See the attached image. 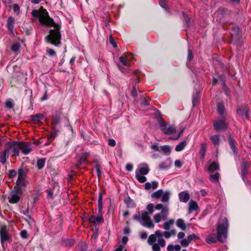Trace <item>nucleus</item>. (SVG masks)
<instances>
[{
    "label": "nucleus",
    "mask_w": 251,
    "mask_h": 251,
    "mask_svg": "<svg viewBox=\"0 0 251 251\" xmlns=\"http://www.w3.org/2000/svg\"><path fill=\"white\" fill-rule=\"evenodd\" d=\"M171 196V193L169 191H163L162 189H159L151 194V197L154 199H159L161 198V201L162 202H168Z\"/></svg>",
    "instance_id": "obj_5"
},
{
    "label": "nucleus",
    "mask_w": 251,
    "mask_h": 251,
    "mask_svg": "<svg viewBox=\"0 0 251 251\" xmlns=\"http://www.w3.org/2000/svg\"><path fill=\"white\" fill-rule=\"evenodd\" d=\"M135 176L137 179L141 183H143L147 180V178L144 175L140 174V173H136Z\"/></svg>",
    "instance_id": "obj_34"
},
{
    "label": "nucleus",
    "mask_w": 251,
    "mask_h": 251,
    "mask_svg": "<svg viewBox=\"0 0 251 251\" xmlns=\"http://www.w3.org/2000/svg\"><path fill=\"white\" fill-rule=\"evenodd\" d=\"M128 241V238L126 236H124L122 238V243L125 244Z\"/></svg>",
    "instance_id": "obj_60"
},
{
    "label": "nucleus",
    "mask_w": 251,
    "mask_h": 251,
    "mask_svg": "<svg viewBox=\"0 0 251 251\" xmlns=\"http://www.w3.org/2000/svg\"><path fill=\"white\" fill-rule=\"evenodd\" d=\"M7 152L5 150L0 156V160L2 164H4L6 161Z\"/></svg>",
    "instance_id": "obj_37"
},
{
    "label": "nucleus",
    "mask_w": 251,
    "mask_h": 251,
    "mask_svg": "<svg viewBox=\"0 0 251 251\" xmlns=\"http://www.w3.org/2000/svg\"><path fill=\"white\" fill-rule=\"evenodd\" d=\"M179 199L180 201L186 202L190 199V195L187 191H184L179 194Z\"/></svg>",
    "instance_id": "obj_18"
},
{
    "label": "nucleus",
    "mask_w": 251,
    "mask_h": 251,
    "mask_svg": "<svg viewBox=\"0 0 251 251\" xmlns=\"http://www.w3.org/2000/svg\"><path fill=\"white\" fill-rule=\"evenodd\" d=\"M14 19L12 17H9L7 20V27L11 31L14 28Z\"/></svg>",
    "instance_id": "obj_22"
},
{
    "label": "nucleus",
    "mask_w": 251,
    "mask_h": 251,
    "mask_svg": "<svg viewBox=\"0 0 251 251\" xmlns=\"http://www.w3.org/2000/svg\"><path fill=\"white\" fill-rule=\"evenodd\" d=\"M214 129L216 130H221L225 129L227 127V123L226 122L224 117L217 118L214 121L213 124Z\"/></svg>",
    "instance_id": "obj_10"
},
{
    "label": "nucleus",
    "mask_w": 251,
    "mask_h": 251,
    "mask_svg": "<svg viewBox=\"0 0 251 251\" xmlns=\"http://www.w3.org/2000/svg\"><path fill=\"white\" fill-rule=\"evenodd\" d=\"M19 146H20V150H22L23 152L25 154L29 153L32 151V148L31 147V143H25L24 142H19Z\"/></svg>",
    "instance_id": "obj_14"
},
{
    "label": "nucleus",
    "mask_w": 251,
    "mask_h": 251,
    "mask_svg": "<svg viewBox=\"0 0 251 251\" xmlns=\"http://www.w3.org/2000/svg\"><path fill=\"white\" fill-rule=\"evenodd\" d=\"M119 60L125 66H129V59L126 56H121L119 58Z\"/></svg>",
    "instance_id": "obj_26"
},
{
    "label": "nucleus",
    "mask_w": 251,
    "mask_h": 251,
    "mask_svg": "<svg viewBox=\"0 0 251 251\" xmlns=\"http://www.w3.org/2000/svg\"><path fill=\"white\" fill-rule=\"evenodd\" d=\"M160 128L165 134H170L175 132V128L173 126H169L168 128L166 127L165 123L164 120L160 119Z\"/></svg>",
    "instance_id": "obj_11"
},
{
    "label": "nucleus",
    "mask_w": 251,
    "mask_h": 251,
    "mask_svg": "<svg viewBox=\"0 0 251 251\" xmlns=\"http://www.w3.org/2000/svg\"><path fill=\"white\" fill-rule=\"evenodd\" d=\"M154 208L157 210H161V213H157L153 216V219L155 223H159L162 220L167 219L169 213V209L168 205H164L162 203H158Z\"/></svg>",
    "instance_id": "obj_4"
},
{
    "label": "nucleus",
    "mask_w": 251,
    "mask_h": 251,
    "mask_svg": "<svg viewBox=\"0 0 251 251\" xmlns=\"http://www.w3.org/2000/svg\"><path fill=\"white\" fill-rule=\"evenodd\" d=\"M96 170H97V173L98 176L99 177L100 176V175H101V172H100V167L99 166H97Z\"/></svg>",
    "instance_id": "obj_58"
},
{
    "label": "nucleus",
    "mask_w": 251,
    "mask_h": 251,
    "mask_svg": "<svg viewBox=\"0 0 251 251\" xmlns=\"http://www.w3.org/2000/svg\"><path fill=\"white\" fill-rule=\"evenodd\" d=\"M60 123V117L58 115H55L53 117V119L52 121V125L53 126V128H55L56 126L59 125Z\"/></svg>",
    "instance_id": "obj_29"
},
{
    "label": "nucleus",
    "mask_w": 251,
    "mask_h": 251,
    "mask_svg": "<svg viewBox=\"0 0 251 251\" xmlns=\"http://www.w3.org/2000/svg\"><path fill=\"white\" fill-rule=\"evenodd\" d=\"M21 236L23 238H27V231L25 230H22L20 233Z\"/></svg>",
    "instance_id": "obj_45"
},
{
    "label": "nucleus",
    "mask_w": 251,
    "mask_h": 251,
    "mask_svg": "<svg viewBox=\"0 0 251 251\" xmlns=\"http://www.w3.org/2000/svg\"><path fill=\"white\" fill-rule=\"evenodd\" d=\"M161 150L165 154H169L172 151L171 148L169 146H162L160 147V150Z\"/></svg>",
    "instance_id": "obj_27"
},
{
    "label": "nucleus",
    "mask_w": 251,
    "mask_h": 251,
    "mask_svg": "<svg viewBox=\"0 0 251 251\" xmlns=\"http://www.w3.org/2000/svg\"><path fill=\"white\" fill-rule=\"evenodd\" d=\"M17 175L16 172L14 170H11L9 172V177L14 178Z\"/></svg>",
    "instance_id": "obj_43"
},
{
    "label": "nucleus",
    "mask_w": 251,
    "mask_h": 251,
    "mask_svg": "<svg viewBox=\"0 0 251 251\" xmlns=\"http://www.w3.org/2000/svg\"><path fill=\"white\" fill-rule=\"evenodd\" d=\"M248 112V108L246 105L239 106L237 109V113L238 115L244 119H249Z\"/></svg>",
    "instance_id": "obj_12"
},
{
    "label": "nucleus",
    "mask_w": 251,
    "mask_h": 251,
    "mask_svg": "<svg viewBox=\"0 0 251 251\" xmlns=\"http://www.w3.org/2000/svg\"><path fill=\"white\" fill-rule=\"evenodd\" d=\"M48 54L50 55H51V56H53L55 55V51L53 50H51V49H50L48 50Z\"/></svg>",
    "instance_id": "obj_56"
},
{
    "label": "nucleus",
    "mask_w": 251,
    "mask_h": 251,
    "mask_svg": "<svg viewBox=\"0 0 251 251\" xmlns=\"http://www.w3.org/2000/svg\"><path fill=\"white\" fill-rule=\"evenodd\" d=\"M176 226L183 230H185L186 228V226L184 223V221L181 219H179L176 222Z\"/></svg>",
    "instance_id": "obj_23"
},
{
    "label": "nucleus",
    "mask_w": 251,
    "mask_h": 251,
    "mask_svg": "<svg viewBox=\"0 0 251 251\" xmlns=\"http://www.w3.org/2000/svg\"><path fill=\"white\" fill-rule=\"evenodd\" d=\"M186 142L184 141L181 142L178 145H177L175 148L176 151H182L186 146Z\"/></svg>",
    "instance_id": "obj_28"
},
{
    "label": "nucleus",
    "mask_w": 251,
    "mask_h": 251,
    "mask_svg": "<svg viewBox=\"0 0 251 251\" xmlns=\"http://www.w3.org/2000/svg\"><path fill=\"white\" fill-rule=\"evenodd\" d=\"M181 247L179 245H176L174 246V250H175L176 251H179Z\"/></svg>",
    "instance_id": "obj_59"
},
{
    "label": "nucleus",
    "mask_w": 251,
    "mask_h": 251,
    "mask_svg": "<svg viewBox=\"0 0 251 251\" xmlns=\"http://www.w3.org/2000/svg\"><path fill=\"white\" fill-rule=\"evenodd\" d=\"M19 142H13L8 144V147L5 149L8 155H19L20 146Z\"/></svg>",
    "instance_id": "obj_8"
},
{
    "label": "nucleus",
    "mask_w": 251,
    "mask_h": 251,
    "mask_svg": "<svg viewBox=\"0 0 251 251\" xmlns=\"http://www.w3.org/2000/svg\"><path fill=\"white\" fill-rule=\"evenodd\" d=\"M31 13L33 16L39 18L41 24L50 25L54 28L53 29L50 30V34L46 37V39L48 42L55 46L59 45L61 38L60 27L54 23L52 19L50 18L47 11L42 7L39 10H33Z\"/></svg>",
    "instance_id": "obj_1"
},
{
    "label": "nucleus",
    "mask_w": 251,
    "mask_h": 251,
    "mask_svg": "<svg viewBox=\"0 0 251 251\" xmlns=\"http://www.w3.org/2000/svg\"><path fill=\"white\" fill-rule=\"evenodd\" d=\"M26 185V181L25 179L24 172L23 170H20L18 172V179L16 184L14 187L15 190H19L20 192L24 191V188Z\"/></svg>",
    "instance_id": "obj_7"
},
{
    "label": "nucleus",
    "mask_w": 251,
    "mask_h": 251,
    "mask_svg": "<svg viewBox=\"0 0 251 251\" xmlns=\"http://www.w3.org/2000/svg\"><path fill=\"white\" fill-rule=\"evenodd\" d=\"M99 212H101L102 209V195L101 193H99L98 200Z\"/></svg>",
    "instance_id": "obj_33"
},
{
    "label": "nucleus",
    "mask_w": 251,
    "mask_h": 251,
    "mask_svg": "<svg viewBox=\"0 0 251 251\" xmlns=\"http://www.w3.org/2000/svg\"><path fill=\"white\" fill-rule=\"evenodd\" d=\"M175 223L174 219H170L168 221L165 222L163 224V228L166 230H168L170 229L171 226H172Z\"/></svg>",
    "instance_id": "obj_21"
},
{
    "label": "nucleus",
    "mask_w": 251,
    "mask_h": 251,
    "mask_svg": "<svg viewBox=\"0 0 251 251\" xmlns=\"http://www.w3.org/2000/svg\"><path fill=\"white\" fill-rule=\"evenodd\" d=\"M219 175L218 173L209 176V179L213 182H217L218 181Z\"/></svg>",
    "instance_id": "obj_36"
},
{
    "label": "nucleus",
    "mask_w": 251,
    "mask_h": 251,
    "mask_svg": "<svg viewBox=\"0 0 251 251\" xmlns=\"http://www.w3.org/2000/svg\"><path fill=\"white\" fill-rule=\"evenodd\" d=\"M175 165L176 167L180 168L182 166V163L179 160H176L175 162Z\"/></svg>",
    "instance_id": "obj_47"
},
{
    "label": "nucleus",
    "mask_w": 251,
    "mask_h": 251,
    "mask_svg": "<svg viewBox=\"0 0 251 251\" xmlns=\"http://www.w3.org/2000/svg\"><path fill=\"white\" fill-rule=\"evenodd\" d=\"M219 169V165L214 162L211 163L208 168V171L210 172H213L214 171L218 170Z\"/></svg>",
    "instance_id": "obj_24"
},
{
    "label": "nucleus",
    "mask_w": 251,
    "mask_h": 251,
    "mask_svg": "<svg viewBox=\"0 0 251 251\" xmlns=\"http://www.w3.org/2000/svg\"><path fill=\"white\" fill-rule=\"evenodd\" d=\"M176 232L175 230H172L170 231H165L163 232V236L166 238H169L171 236L175 235Z\"/></svg>",
    "instance_id": "obj_35"
},
{
    "label": "nucleus",
    "mask_w": 251,
    "mask_h": 251,
    "mask_svg": "<svg viewBox=\"0 0 251 251\" xmlns=\"http://www.w3.org/2000/svg\"><path fill=\"white\" fill-rule=\"evenodd\" d=\"M110 43H111V44L112 45V46L114 47H117V44L112 39V37H110Z\"/></svg>",
    "instance_id": "obj_61"
},
{
    "label": "nucleus",
    "mask_w": 251,
    "mask_h": 251,
    "mask_svg": "<svg viewBox=\"0 0 251 251\" xmlns=\"http://www.w3.org/2000/svg\"><path fill=\"white\" fill-rule=\"evenodd\" d=\"M86 161V157H82L79 161L76 163V165L77 167H79V166L81 165V163L85 162Z\"/></svg>",
    "instance_id": "obj_44"
},
{
    "label": "nucleus",
    "mask_w": 251,
    "mask_h": 251,
    "mask_svg": "<svg viewBox=\"0 0 251 251\" xmlns=\"http://www.w3.org/2000/svg\"><path fill=\"white\" fill-rule=\"evenodd\" d=\"M140 237L142 239H145L147 238L148 237V234L147 232H145V231H143V232H141L140 233Z\"/></svg>",
    "instance_id": "obj_46"
},
{
    "label": "nucleus",
    "mask_w": 251,
    "mask_h": 251,
    "mask_svg": "<svg viewBox=\"0 0 251 251\" xmlns=\"http://www.w3.org/2000/svg\"><path fill=\"white\" fill-rule=\"evenodd\" d=\"M47 193L48 194V197H49L50 198L52 197L53 194H52V192L51 191V190H48L47 191Z\"/></svg>",
    "instance_id": "obj_62"
},
{
    "label": "nucleus",
    "mask_w": 251,
    "mask_h": 251,
    "mask_svg": "<svg viewBox=\"0 0 251 251\" xmlns=\"http://www.w3.org/2000/svg\"><path fill=\"white\" fill-rule=\"evenodd\" d=\"M100 213H101V212H99ZM103 220L102 217V215L101 214H100L99 215H98L97 217L95 216H92L90 218V221L91 223L94 224V225H96L100 223H101L103 222Z\"/></svg>",
    "instance_id": "obj_17"
},
{
    "label": "nucleus",
    "mask_w": 251,
    "mask_h": 251,
    "mask_svg": "<svg viewBox=\"0 0 251 251\" xmlns=\"http://www.w3.org/2000/svg\"><path fill=\"white\" fill-rule=\"evenodd\" d=\"M147 209L150 214H151L154 211V205L152 203H149L147 206Z\"/></svg>",
    "instance_id": "obj_42"
},
{
    "label": "nucleus",
    "mask_w": 251,
    "mask_h": 251,
    "mask_svg": "<svg viewBox=\"0 0 251 251\" xmlns=\"http://www.w3.org/2000/svg\"><path fill=\"white\" fill-rule=\"evenodd\" d=\"M229 144L233 153L236 154L237 152V149L235 145V142L232 139H230L229 140Z\"/></svg>",
    "instance_id": "obj_30"
},
{
    "label": "nucleus",
    "mask_w": 251,
    "mask_h": 251,
    "mask_svg": "<svg viewBox=\"0 0 251 251\" xmlns=\"http://www.w3.org/2000/svg\"><path fill=\"white\" fill-rule=\"evenodd\" d=\"M149 168L148 165L146 163L141 164L138 167V170L136 172V173H140L142 175H145L149 172Z\"/></svg>",
    "instance_id": "obj_16"
},
{
    "label": "nucleus",
    "mask_w": 251,
    "mask_h": 251,
    "mask_svg": "<svg viewBox=\"0 0 251 251\" xmlns=\"http://www.w3.org/2000/svg\"><path fill=\"white\" fill-rule=\"evenodd\" d=\"M151 148L152 150H155L156 151H160V148H159L157 146L155 145H153L151 146Z\"/></svg>",
    "instance_id": "obj_52"
},
{
    "label": "nucleus",
    "mask_w": 251,
    "mask_h": 251,
    "mask_svg": "<svg viewBox=\"0 0 251 251\" xmlns=\"http://www.w3.org/2000/svg\"><path fill=\"white\" fill-rule=\"evenodd\" d=\"M210 139L215 147L217 148L220 143V137L218 135L211 136Z\"/></svg>",
    "instance_id": "obj_20"
},
{
    "label": "nucleus",
    "mask_w": 251,
    "mask_h": 251,
    "mask_svg": "<svg viewBox=\"0 0 251 251\" xmlns=\"http://www.w3.org/2000/svg\"><path fill=\"white\" fill-rule=\"evenodd\" d=\"M225 111V108L223 104L219 103L217 106V111L220 115H222Z\"/></svg>",
    "instance_id": "obj_39"
},
{
    "label": "nucleus",
    "mask_w": 251,
    "mask_h": 251,
    "mask_svg": "<svg viewBox=\"0 0 251 251\" xmlns=\"http://www.w3.org/2000/svg\"><path fill=\"white\" fill-rule=\"evenodd\" d=\"M228 227L227 219L225 217L221 219L217 225V235L215 234H210L206 238V241L208 243H214L217 241L224 242L227 237Z\"/></svg>",
    "instance_id": "obj_2"
},
{
    "label": "nucleus",
    "mask_w": 251,
    "mask_h": 251,
    "mask_svg": "<svg viewBox=\"0 0 251 251\" xmlns=\"http://www.w3.org/2000/svg\"><path fill=\"white\" fill-rule=\"evenodd\" d=\"M198 208L197 203L193 201H191L189 203V210L191 212L193 210H196Z\"/></svg>",
    "instance_id": "obj_25"
},
{
    "label": "nucleus",
    "mask_w": 251,
    "mask_h": 251,
    "mask_svg": "<svg viewBox=\"0 0 251 251\" xmlns=\"http://www.w3.org/2000/svg\"><path fill=\"white\" fill-rule=\"evenodd\" d=\"M5 105L7 107H8L10 108H12L13 107V103H12V101H11V100H7L5 103Z\"/></svg>",
    "instance_id": "obj_48"
},
{
    "label": "nucleus",
    "mask_w": 251,
    "mask_h": 251,
    "mask_svg": "<svg viewBox=\"0 0 251 251\" xmlns=\"http://www.w3.org/2000/svg\"><path fill=\"white\" fill-rule=\"evenodd\" d=\"M167 250L168 251H174V246L172 245H169L167 247Z\"/></svg>",
    "instance_id": "obj_57"
},
{
    "label": "nucleus",
    "mask_w": 251,
    "mask_h": 251,
    "mask_svg": "<svg viewBox=\"0 0 251 251\" xmlns=\"http://www.w3.org/2000/svg\"><path fill=\"white\" fill-rule=\"evenodd\" d=\"M163 236L159 230H156L154 234L150 235L148 238V243L151 246L153 251H161L160 248L165 246V240L161 237Z\"/></svg>",
    "instance_id": "obj_3"
},
{
    "label": "nucleus",
    "mask_w": 251,
    "mask_h": 251,
    "mask_svg": "<svg viewBox=\"0 0 251 251\" xmlns=\"http://www.w3.org/2000/svg\"><path fill=\"white\" fill-rule=\"evenodd\" d=\"M74 244V240L70 239L66 241V244L68 246H72Z\"/></svg>",
    "instance_id": "obj_50"
},
{
    "label": "nucleus",
    "mask_w": 251,
    "mask_h": 251,
    "mask_svg": "<svg viewBox=\"0 0 251 251\" xmlns=\"http://www.w3.org/2000/svg\"><path fill=\"white\" fill-rule=\"evenodd\" d=\"M192 58H193L192 52L190 50H188V58L190 61H191L192 59Z\"/></svg>",
    "instance_id": "obj_53"
},
{
    "label": "nucleus",
    "mask_w": 251,
    "mask_h": 251,
    "mask_svg": "<svg viewBox=\"0 0 251 251\" xmlns=\"http://www.w3.org/2000/svg\"><path fill=\"white\" fill-rule=\"evenodd\" d=\"M43 118V115L42 114H37L32 116V120L34 123L39 122Z\"/></svg>",
    "instance_id": "obj_31"
},
{
    "label": "nucleus",
    "mask_w": 251,
    "mask_h": 251,
    "mask_svg": "<svg viewBox=\"0 0 251 251\" xmlns=\"http://www.w3.org/2000/svg\"><path fill=\"white\" fill-rule=\"evenodd\" d=\"M75 57H73L70 60V63L71 65H73L74 63L75 62Z\"/></svg>",
    "instance_id": "obj_64"
},
{
    "label": "nucleus",
    "mask_w": 251,
    "mask_h": 251,
    "mask_svg": "<svg viewBox=\"0 0 251 251\" xmlns=\"http://www.w3.org/2000/svg\"><path fill=\"white\" fill-rule=\"evenodd\" d=\"M158 185V182L156 181H152L151 182H147L145 184V187L146 190L151 189H155Z\"/></svg>",
    "instance_id": "obj_19"
},
{
    "label": "nucleus",
    "mask_w": 251,
    "mask_h": 251,
    "mask_svg": "<svg viewBox=\"0 0 251 251\" xmlns=\"http://www.w3.org/2000/svg\"><path fill=\"white\" fill-rule=\"evenodd\" d=\"M199 237L195 234H192L188 235L186 238L183 239L180 241L181 245L183 247H186L188 246L190 243L194 239H198Z\"/></svg>",
    "instance_id": "obj_13"
},
{
    "label": "nucleus",
    "mask_w": 251,
    "mask_h": 251,
    "mask_svg": "<svg viewBox=\"0 0 251 251\" xmlns=\"http://www.w3.org/2000/svg\"><path fill=\"white\" fill-rule=\"evenodd\" d=\"M108 145L111 147H114L116 145V142L113 139H109L108 140Z\"/></svg>",
    "instance_id": "obj_49"
},
{
    "label": "nucleus",
    "mask_w": 251,
    "mask_h": 251,
    "mask_svg": "<svg viewBox=\"0 0 251 251\" xmlns=\"http://www.w3.org/2000/svg\"><path fill=\"white\" fill-rule=\"evenodd\" d=\"M159 3L162 6H164L165 4V0H159Z\"/></svg>",
    "instance_id": "obj_63"
},
{
    "label": "nucleus",
    "mask_w": 251,
    "mask_h": 251,
    "mask_svg": "<svg viewBox=\"0 0 251 251\" xmlns=\"http://www.w3.org/2000/svg\"><path fill=\"white\" fill-rule=\"evenodd\" d=\"M20 47L19 43H15L12 46L11 49L13 51L18 52L20 51Z\"/></svg>",
    "instance_id": "obj_40"
},
{
    "label": "nucleus",
    "mask_w": 251,
    "mask_h": 251,
    "mask_svg": "<svg viewBox=\"0 0 251 251\" xmlns=\"http://www.w3.org/2000/svg\"><path fill=\"white\" fill-rule=\"evenodd\" d=\"M126 170H127V171H131L132 170V169H133V166H132V165L131 164H126Z\"/></svg>",
    "instance_id": "obj_54"
},
{
    "label": "nucleus",
    "mask_w": 251,
    "mask_h": 251,
    "mask_svg": "<svg viewBox=\"0 0 251 251\" xmlns=\"http://www.w3.org/2000/svg\"><path fill=\"white\" fill-rule=\"evenodd\" d=\"M141 225L148 228H153L154 225L150 216V214L146 211H141Z\"/></svg>",
    "instance_id": "obj_6"
},
{
    "label": "nucleus",
    "mask_w": 251,
    "mask_h": 251,
    "mask_svg": "<svg viewBox=\"0 0 251 251\" xmlns=\"http://www.w3.org/2000/svg\"><path fill=\"white\" fill-rule=\"evenodd\" d=\"M206 148L207 144L206 143H202L201 145V150L200 151V153L202 158L204 157Z\"/></svg>",
    "instance_id": "obj_32"
},
{
    "label": "nucleus",
    "mask_w": 251,
    "mask_h": 251,
    "mask_svg": "<svg viewBox=\"0 0 251 251\" xmlns=\"http://www.w3.org/2000/svg\"><path fill=\"white\" fill-rule=\"evenodd\" d=\"M12 7L14 13L17 15H19L21 12L20 6L17 4H14Z\"/></svg>",
    "instance_id": "obj_41"
},
{
    "label": "nucleus",
    "mask_w": 251,
    "mask_h": 251,
    "mask_svg": "<svg viewBox=\"0 0 251 251\" xmlns=\"http://www.w3.org/2000/svg\"><path fill=\"white\" fill-rule=\"evenodd\" d=\"M23 192H20L19 190L14 189L10 193L8 197V201L11 203H17L20 199L21 196L22 195Z\"/></svg>",
    "instance_id": "obj_9"
},
{
    "label": "nucleus",
    "mask_w": 251,
    "mask_h": 251,
    "mask_svg": "<svg viewBox=\"0 0 251 251\" xmlns=\"http://www.w3.org/2000/svg\"><path fill=\"white\" fill-rule=\"evenodd\" d=\"M45 161H46V160L44 158H41V159L38 160L37 167L39 169H41L42 168H43V167L45 165Z\"/></svg>",
    "instance_id": "obj_38"
},
{
    "label": "nucleus",
    "mask_w": 251,
    "mask_h": 251,
    "mask_svg": "<svg viewBox=\"0 0 251 251\" xmlns=\"http://www.w3.org/2000/svg\"><path fill=\"white\" fill-rule=\"evenodd\" d=\"M185 236V233L183 232H179L177 234V238L178 239H182Z\"/></svg>",
    "instance_id": "obj_51"
},
{
    "label": "nucleus",
    "mask_w": 251,
    "mask_h": 251,
    "mask_svg": "<svg viewBox=\"0 0 251 251\" xmlns=\"http://www.w3.org/2000/svg\"><path fill=\"white\" fill-rule=\"evenodd\" d=\"M0 240L2 243L4 242L8 241L9 239V235L8 234L7 227L5 226L1 227L0 230Z\"/></svg>",
    "instance_id": "obj_15"
},
{
    "label": "nucleus",
    "mask_w": 251,
    "mask_h": 251,
    "mask_svg": "<svg viewBox=\"0 0 251 251\" xmlns=\"http://www.w3.org/2000/svg\"><path fill=\"white\" fill-rule=\"evenodd\" d=\"M134 219L139 222H140V223L141 224V215L140 216H138V215H135L134 216Z\"/></svg>",
    "instance_id": "obj_55"
}]
</instances>
